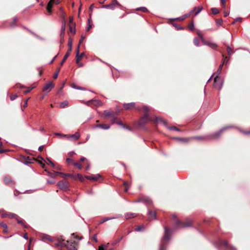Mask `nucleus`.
<instances>
[{"label":"nucleus","mask_w":250,"mask_h":250,"mask_svg":"<svg viewBox=\"0 0 250 250\" xmlns=\"http://www.w3.org/2000/svg\"><path fill=\"white\" fill-rule=\"evenodd\" d=\"M165 234L161 240V243L159 247V250H166L168 242L170 238L171 235V231L168 228L165 226L164 227Z\"/></svg>","instance_id":"f257e3e1"},{"label":"nucleus","mask_w":250,"mask_h":250,"mask_svg":"<svg viewBox=\"0 0 250 250\" xmlns=\"http://www.w3.org/2000/svg\"><path fill=\"white\" fill-rule=\"evenodd\" d=\"M57 245L58 246L65 245L68 250H77L78 246L77 242L65 241L62 238L59 240V243Z\"/></svg>","instance_id":"f03ea898"},{"label":"nucleus","mask_w":250,"mask_h":250,"mask_svg":"<svg viewBox=\"0 0 250 250\" xmlns=\"http://www.w3.org/2000/svg\"><path fill=\"white\" fill-rule=\"evenodd\" d=\"M143 109L146 112V114L139 121L138 125L141 127L144 126L148 121H150V118L147 114L149 111L148 107L146 106H143Z\"/></svg>","instance_id":"7ed1b4c3"},{"label":"nucleus","mask_w":250,"mask_h":250,"mask_svg":"<svg viewBox=\"0 0 250 250\" xmlns=\"http://www.w3.org/2000/svg\"><path fill=\"white\" fill-rule=\"evenodd\" d=\"M191 223L190 220L187 219L185 222H182L179 220H177L175 224L174 229L179 228H186L191 226Z\"/></svg>","instance_id":"20e7f679"},{"label":"nucleus","mask_w":250,"mask_h":250,"mask_svg":"<svg viewBox=\"0 0 250 250\" xmlns=\"http://www.w3.org/2000/svg\"><path fill=\"white\" fill-rule=\"evenodd\" d=\"M223 83V80H222L220 77L218 76V75H216L214 78L213 86L220 90L222 88Z\"/></svg>","instance_id":"39448f33"},{"label":"nucleus","mask_w":250,"mask_h":250,"mask_svg":"<svg viewBox=\"0 0 250 250\" xmlns=\"http://www.w3.org/2000/svg\"><path fill=\"white\" fill-rule=\"evenodd\" d=\"M58 186L62 190H67L69 188V183L66 181H61L58 183Z\"/></svg>","instance_id":"423d86ee"},{"label":"nucleus","mask_w":250,"mask_h":250,"mask_svg":"<svg viewBox=\"0 0 250 250\" xmlns=\"http://www.w3.org/2000/svg\"><path fill=\"white\" fill-rule=\"evenodd\" d=\"M230 126H225L221 129L219 131H217L211 135V137L213 138H217L220 136L222 133L229 128L230 127Z\"/></svg>","instance_id":"0eeeda50"},{"label":"nucleus","mask_w":250,"mask_h":250,"mask_svg":"<svg viewBox=\"0 0 250 250\" xmlns=\"http://www.w3.org/2000/svg\"><path fill=\"white\" fill-rule=\"evenodd\" d=\"M217 245L218 246H224L225 248H229L232 250H235L234 247L229 245L226 241H223L221 240H219L217 242Z\"/></svg>","instance_id":"6e6552de"},{"label":"nucleus","mask_w":250,"mask_h":250,"mask_svg":"<svg viewBox=\"0 0 250 250\" xmlns=\"http://www.w3.org/2000/svg\"><path fill=\"white\" fill-rule=\"evenodd\" d=\"M143 202V203H144L147 206L151 205L152 204V200L148 197H146V198H145L144 199H139L138 200L134 201L133 202L138 203V202Z\"/></svg>","instance_id":"1a4fd4ad"},{"label":"nucleus","mask_w":250,"mask_h":250,"mask_svg":"<svg viewBox=\"0 0 250 250\" xmlns=\"http://www.w3.org/2000/svg\"><path fill=\"white\" fill-rule=\"evenodd\" d=\"M54 83L50 82L46 83L45 85L43 88V91H47L46 93H48L52 88H54Z\"/></svg>","instance_id":"9d476101"},{"label":"nucleus","mask_w":250,"mask_h":250,"mask_svg":"<svg viewBox=\"0 0 250 250\" xmlns=\"http://www.w3.org/2000/svg\"><path fill=\"white\" fill-rule=\"evenodd\" d=\"M80 137V134L79 132H76L75 134L68 135L67 139L71 141H76L79 139Z\"/></svg>","instance_id":"9b49d317"},{"label":"nucleus","mask_w":250,"mask_h":250,"mask_svg":"<svg viewBox=\"0 0 250 250\" xmlns=\"http://www.w3.org/2000/svg\"><path fill=\"white\" fill-rule=\"evenodd\" d=\"M121 217H122V215L118 214V215H116L115 216H114V217H105V218H103L102 220H101L100 221L99 224H103V223L105 222L106 221H109V220H112V219L119 218H121Z\"/></svg>","instance_id":"f8f14e48"},{"label":"nucleus","mask_w":250,"mask_h":250,"mask_svg":"<svg viewBox=\"0 0 250 250\" xmlns=\"http://www.w3.org/2000/svg\"><path fill=\"white\" fill-rule=\"evenodd\" d=\"M202 42L204 45L208 46L212 49H216L217 47V45L215 43L206 42V41H204V40H203Z\"/></svg>","instance_id":"ddd939ff"},{"label":"nucleus","mask_w":250,"mask_h":250,"mask_svg":"<svg viewBox=\"0 0 250 250\" xmlns=\"http://www.w3.org/2000/svg\"><path fill=\"white\" fill-rule=\"evenodd\" d=\"M79 45L78 46L77 49L76 51V63H78L80 60L84 55V53H82L81 54L79 53Z\"/></svg>","instance_id":"4468645a"},{"label":"nucleus","mask_w":250,"mask_h":250,"mask_svg":"<svg viewBox=\"0 0 250 250\" xmlns=\"http://www.w3.org/2000/svg\"><path fill=\"white\" fill-rule=\"evenodd\" d=\"M15 218L17 220L18 223L21 224L24 228H27V224H26V223L23 219H21L17 215H16V217H15Z\"/></svg>","instance_id":"2eb2a0df"},{"label":"nucleus","mask_w":250,"mask_h":250,"mask_svg":"<svg viewBox=\"0 0 250 250\" xmlns=\"http://www.w3.org/2000/svg\"><path fill=\"white\" fill-rule=\"evenodd\" d=\"M85 177L88 180L97 181L99 178L101 177V175L100 174H98L96 175L85 176Z\"/></svg>","instance_id":"dca6fc26"},{"label":"nucleus","mask_w":250,"mask_h":250,"mask_svg":"<svg viewBox=\"0 0 250 250\" xmlns=\"http://www.w3.org/2000/svg\"><path fill=\"white\" fill-rule=\"evenodd\" d=\"M94 128H101L103 129L107 130L110 128V125L107 124H98L95 125Z\"/></svg>","instance_id":"f3484780"},{"label":"nucleus","mask_w":250,"mask_h":250,"mask_svg":"<svg viewBox=\"0 0 250 250\" xmlns=\"http://www.w3.org/2000/svg\"><path fill=\"white\" fill-rule=\"evenodd\" d=\"M56 173L62 175L63 178H65L66 177H70L73 179H76V175L73 174H65L62 172H56Z\"/></svg>","instance_id":"a211bd4d"},{"label":"nucleus","mask_w":250,"mask_h":250,"mask_svg":"<svg viewBox=\"0 0 250 250\" xmlns=\"http://www.w3.org/2000/svg\"><path fill=\"white\" fill-rule=\"evenodd\" d=\"M148 214L149 215L148 219L149 220H156L157 219L155 212H153L149 210H148Z\"/></svg>","instance_id":"6ab92c4d"},{"label":"nucleus","mask_w":250,"mask_h":250,"mask_svg":"<svg viewBox=\"0 0 250 250\" xmlns=\"http://www.w3.org/2000/svg\"><path fill=\"white\" fill-rule=\"evenodd\" d=\"M203 10V7L202 6H199L197 8L196 7H194L193 9L191 10L190 13H192L195 12L194 15H197L202 10Z\"/></svg>","instance_id":"aec40b11"},{"label":"nucleus","mask_w":250,"mask_h":250,"mask_svg":"<svg viewBox=\"0 0 250 250\" xmlns=\"http://www.w3.org/2000/svg\"><path fill=\"white\" fill-rule=\"evenodd\" d=\"M135 103L132 102L128 104H123V107L125 110L130 109L131 108L134 107Z\"/></svg>","instance_id":"412c9836"},{"label":"nucleus","mask_w":250,"mask_h":250,"mask_svg":"<svg viewBox=\"0 0 250 250\" xmlns=\"http://www.w3.org/2000/svg\"><path fill=\"white\" fill-rule=\"evenodd\" d=\"M54 3V0H50V1L47 3L46 6V10L50 14L51 13V8L52 6Z\"/></svg>","instance_id":"4be33fe9"},{"label":"nucleus","mask_w":250,"mask_h":250,"mask_svg":"<svg viewBox=\"0 0 250 250\" xmlns=\"http://www.w3.org/2000/svg\"><path fill=\"white\" fill-rule=\"evenodd\" d=\"M16 214H14V213H3L1 214V217L2 218H4V217H9V218H15V217H16Z\"/></svg>","instance_id":"5701e85b"},{"label":"nucleus","mask_w":250,"mask_h":250,"mask_svg":"<svg viewBox=\"0 0 250 250\" xmlns=\"http://www.w3.org/2000/svg\"><path fill=\"white\" fill-rule=\"evenodd\" d=\"M136 216V214L133 213H131V212L126 213L125 214V217L126 219H131V218H134Z\"/></svg>","instance_id":"b1692460"},{"label":"nucleus","mask_w":250,"mask_h":250,"mask_svg":"<svg viewBox=\"0 0 250 250\" xmlns=\"http://www.w3.org/2000/svg\"><path fill=\"white\" fill-rule=\"evenodd\" d=\"M33 159L30 158L29 157H26L24 158V161L23 163L25 165L33 163Z\"/></svg>","instance_id":"393cba45"},{"label":"nucleus","mask_w":250,"mask_h":250,"mask_svg":"<svg viewBox=\"0 0 250 250\" xmlns=\"http://www.w3.org/2000/svg\"><path fill=\"white\" fill-rule=\"evenodd\" d=\"M104 116L105 117H109L112 116L113 115L114 112L112 110H110V111L105 110L104 111Z\"/></svg>","instance_id":"a878e982"},{"label":"nucleus","mask_w":250,"mask_h":250,"mask_svg":"<svg viewBox=\"0 0 250 250\" xmlns=\"http://www.w3.org/2000/svg\"><path fill=\"white\" fill-rule=\"evenodd\" d=\"M115 7V3H111V4H105V5H104L103 6H102V8H109V9H113Z\"/></svg>","instance_id":"bb28decb"},{"label":"nucleus","mask_w":250,"mask_h":250,"mask_svg":"<svg viewBox=\"0 0 250 250\" xmlns=\"http://www.w3.org/2000/svg\"><path fill=\"white\" fill-rule=\"evenodd\" d=\"M92 104L96 106H99L102 105V103L99 100H93Z\"/></svg>","instance_id":"cd10ccee"},{"label":"nucleus","mask_w":250,"mask_h":250,"mask_svg":"<svg viewBox=\"0 0 250 250\" xmlns=\"http://www.w3.org/2000/svg\"><path fill=\"white\" fill-rule=\"evenodd\" d=\"M71 52H69V50L67 51V52L64 55L62 60V61L61 62V65H62L63 63L65 62L67 58L68 57V56L70 55Z\"/></svg>","instance_id":"c85d7f7f"},{"label":"nucleus","mask_w":250,"mask_h":250,"mask_svg":"<svg viewBox=\"0 0 250 250\" xmlns=\"http://www.w3.org/2000/svg\"><path fill=\"white\" fill-rule=\"evenodd\" d=\"M190 14V13H189L188 14H186V15H183V16L180 17H179V18H176V19H171V20H180V21H183L187 17H188V16H189Z\"/></svg>","instance_id":"c756f323"},{"label":"nucleus","mask_w":250,"mask_h":250,"mask_svg":"<svg viewBox=\"0 0 250 250\" xmlns=\"http://www.w3.org/2000/svg\"><path fill=\"white\" fill-rule=\"evenodd\" d=\"M4 182L6 184H8L12 182V179L10 176H6L4 178Z\"/></svg>","instance_id":"7c9ffc66"},{"label":"nucleus","mask_w":250,"mask_h":250,"mask_svg":"<svg viewBox=\"0 0 250 250\" xmlns=\"http://www.w3.org/2000/svg\"><path fill=\"white\" fill-rule=\"evenodd\" d=\"M155 122L156 123L162 122L164 124V125H165L166 126L167 125L166 122L165 121H164L161 117H156Z\"/></svg>","instance_id":"2f4dec72"},{"label":"nucleus","mask_w":250,"mask_h":250,"mask_svg":"<svg viewBox=\"0 0 250 250\" xmlns=\"http://www.w3.org/2000/svg\"><path fill=\"white\" fill-rule=\"evenodd\" d=\"M56 171H54L53 173H52V172L48 171L47 172L48 175L49 176H50V177H52L53 178H55V177H56L57 176V175H59V174L56 173Z\"/></svg>","instance_id":"473e14b6"},{"label":"nucleus","mask_w":250,"mask_h":250,"mask_svg":"<svg viewBox=\"0 0 250 250\" xmlns=\"http://www.w3.org/2000/svg\"><path fill=\"white\" fill-rule=\"evenodd\" d=\"M224 62H225V61H224V62L222 63V64H221L219 66V68H218V70L217 71V72H216L217 75H218V76H219V75L221 74V73L222 72V69L223 66V64L224 63Z\"/></svg>","instance_id":"72a5a7b5"},{"label":"nucleus","mask_w":250,"mask_h":250,"mask_svg":"<svg viewBox=\"0 0 250 250\" xmlns=\"http://www.w3.org/2000/svg\"><path fill=\"white\" fill-rule=\"evenodd\" d=\"M60 11H61V14L60 15L61 18L62 19V21L65 20V13L64 11L62 10V8H60Z\"/></svg>","instance_id":"f704fd0d"},{"label":"nucleus","mask_w":250,"mask_h":250,"mask_svg":"<svg viewBox=\"0 0 250 250\" xmlns=\"http://www.w3.org/2000/svg\"><path fill=\"white\" fill-rule=\"evenodd\" d=\"M188 28L189 30L191 31H193L194 30V24L193 21H192L189 25H188Z\"/></svg>","instance_id":"c9c22d12"},{"label":"nucleus","mask_w":250,"mask_h":250,"mask_svg":"<svg viewBox=\"0 0 250 250\" xmlns=\"http://www.w3.org/2000/svg\"><path fill=\"white\" fill-rule=\"evenodd\" d=\"M166 127L170 130H176L178 131H180V129H179L178 128H177V127H176L175 126H168L166 125Z\"/></svg>","instance_id":"e433bc0d"},{"label":"nucleus","mask_w":250,"mask_h":250,"mask_svg":"<svg viewBox=\"0 0 250 250\" xmlns=\"http://www.w3.org/2000/svg\"><path fill=\"white\" fill-rule=\"evenodd\" d=\"M65 31V29L64 28H62L61 29V32H60V38H63V37L64 36Z\"/></svg>","instance_id":"4c0bfd02"},{"label":"nucleus","mask_w":250,"mask_h":250,"mask_svg":"<svg viewBox=\"0 0 250 250\" xmlns=\"http://www.w3.org/2000/svg\"><path fill=\"white\" fill-rule=\"evenodd\" d=\"M174 139L180 141L186 142L189 140V139L184 138H177L176 137V138H175Z\"/></svg>","instance_id":"58836bf2"},{"label":"nucleus","mask_w":250,"mask_h":250,"mask_svg":"<svg viewBox=\"0 0 250 250\" xmlns=\"http://www.w3.org/2000/svg\"><path fill=\"white\" fill-rule=\"evenodd\" d=\"M107 245H101L99 247V250H107Z\"/></svg>","instance_id":"ea45409f"},{"label":"nucleus","mask_w":250,"mask_h":250,"mask_svg":"<svg viewBox=\"0 0 250 250\" xmlns=\"http://www.w3.org/2000/svg\"><path fill=\"white\" fill-rule=\"evenodd\" d=\"M211 12L213 14L216 15L219 13V10L216 8H211Z\"/></svg>","instance_id":"a19ab883"},{"label":"nucleus","mask_w":250,"mask_h":250,"mask_svg":"<svg viewBox=\"0 0 250 250\" xmlns=\"http://www.w3.org/2000/svg\"><path fill=\"white\" fill-rule=\"evenodd\" d=\"M193 42H194V44L196 46H199V42H200V41H199V40L197 38H195L194 39V41H193Z\"/></svg>","instance_id":"79ce46f5"},{"label":"nucleus","mask_w":250,"mask_h":250,"mask_svg":"<svg viewBox=\"0 0 250 250\" xmlns=\"http://www.w3.org/2000/svg\"><path fill=\"white\" fill-rule=\"evenodd\" d=\"M144 228V226L143 225L138 226L136 229L135 230L137 231H140L143 230Z\"/></svg>","instance_id":"37998d69"},{"label":"nucleus","mask_w":250,"mask_h":250,"mask_svg":"<svg viewBox=\"0 0 250 250\" xmlns=\"http://www.w3.org/2000/svg\"><path fill=\"white\" fill-rule=\"evenodd\" d=\"M137 10H140V11H143V12H146L147 11V8L145 7H141L138 8L137 9Z\"/></svg>","instance_id":"c03bdc74"},{"label":"nucleus","mask_w":250,"mask_h":250,"mask_svg":"<svg viewBox=\"0 0 250 250\" xmlns=\"http://www.w3.org/2000/svg\"><path fill=\"white\" fill-rule=\"evenodd\" d=\"M71 87L73 88H74V89H78V90H83V87H79L78 86H77L76 84H72V85H71Z\"/></svg>","instance_id":"a18cd8bd"},{"label":"nucleus","mask_w":250,"mask_h":250,"mask_svg":"<svg viewBox=\"0 0 250 250\" xmlns=\"http://www.w3.org/2000/svg\"><path fill=\"white\" fill-rule=\"evenodd\" d=\"M216 23L218 26H220L222 24L223 22V20L221 19H217L215 21Z\"/></svg>","instance_id":"49530a36"},{"label":"nucleus","mask_w":250,"mask_h":250,"mask_svg":"<svg viewBox=\"0 0 250 250\" xmlns=\"http://www.w3.org/2000/svg\"><path fill=\"white\" fill-rule=\"evenodd\" d=\"M68 104V102L67 101H64L63 102H62L60 104V106L62 108H64L66 105Z\"/></svg>","instance_id":"de8ad7c7"},{"label":"nucleus","mask_w":250,"mask_h":250,"mask_svg":"<svg viewBox=\"0 0 250 250\" xmlns=\"http://www.w3.org/2000/svg\"><path fill=\"white\" fill-rule=\"evenodd\" d=\"M227 52H228V53L229 55H231V54H233V51L231 49V48L229 46H227Z\"/></svg>","instance_id":"09e8293b"},{"label":"nucleus","mask_w":250,"mask_h":250,"mask_svg":"<svg viewBox=\"0 0 250 250\" xmlns=\"http://www.w3.org/2000/svg\"><path fill=\"white\" fill-rule=\"evenodd\" d=\"M68 45L69 46V49L68 50H69V52H71L72 46V42L71 41H69Z\"/></svg>","instance_id":"8fccbe9b"},{"label":"nucleus","mask_w":250,"mask_h":250,"mask_svg":"<svg viewBox=\"0 0 250 250\" xmlns=\"http://www.w3.org/2000/svg\"><path fill=\"white\" fill-rule=\"evenodd\" d=\"M242 19L241 18H237L232 22V24H234L237 22H241L242 21Z\"/></svg>","instance_id":"3c124183"},{"label":"nucleus","mask_w":250,"mask_h":250,"mask_svg":"<svg viewBox=\"0 0 250 250\" xmlns=\"http://www.w3.org/2000/svg\"><path fill=\"white\" fill-rule=\"evenodd\" d=\"M74 165L77 167L79 169H81L82 168V166L78 163H74Z\"/></svg>","instance_id":"603ef678"},{"label":"nucleus","mask_w":250,"mask_h":250,"mask_svg":"<svg viewBox=\"0 0 250 250\" xmlns=\"http://www.w3.org/2000/svg\"><path fill=\"white\" fill-rule=\"evenodd\" d=\"M17 21V18H14L13 19V22H11V24H10V26H11V27H14V26H15V23L16 22V21Z\"/></svg>","instance_id":"864d4df0"},{"label":"nucleus","mask_w":250,"mask_h":250,"mask_svg":"<svg viewBox=\"0 0 250 250\" xmlns=\"http://www.w3.org/2000/svg\"><path fill=\"white\" fill-rule=\"evenodd\" d=\"M55 135H57V136H61V137H66V138H67V135L66 134H61L60 133H55L54 134Z\"/></svg>","instance_id":"5fc2aeb1"},{"label":"nucleus","mask_w":250,"mask_h":250,"mask_svg":"<svg viewBox=\"0 0 250 250\" xmlns=\"http://www.w3.org/2000/svg\"><path fill=\"white\" fill-rule=\"evenodd\" d=\"M17 97H18V96L17 94L11 95L10 97L11 101H13V100H15Z\"/></svg>","instance_id":"6e6d98bb"},{"label":"nucleus","mask_w":250,"mask_h":250,"mask_svg":"<svg viewBox=\"0 0 250 250\" xmlns=\"http://www.w3.org/2000/svg\"><path fill=\"white\" fill-rule=\"evenodd\" d=\"M0 227H2L5 229H6L7 228V225L3 222H1L0 223Z\"/></svg>","instance_id":"4d7b16f0"},{"label":"nucleus","mask_w":250,"mask_h":250,"mask_svg":"<svg viewBox=\"0 0 250 250\" xmlns=\"http://www.w3.org/2000/svg\"><path fill=\"white\" fill-rule=\"evenodd\" d=\"M65 25H66V20H64L63 21H62V24L61 28L65 29Z\"/></svg>","instance_id":"13d9d810"},{"label":"nucleus","mask_w":250,"mask_h":250,"mask_svg":"<svg viewBox=\"0 0 250 250\" xmlns=\"http://www.w3.org/2000/svg\"><path fill=\"white\" fill-rule=\"evenodd\" d=\"M69 23L70 24H73V25H75V23L73 22V17H70L69 18Z\"/></svg>","instance_id":"bf43d9fd"},{"label":"nucleus","mask_w":250,"mask_h":250,"mask_svg":"<svg viewBox=\"0 0 250 250\" xmlns=\"http://www.w3.org/2000/svg\"><path fill=\"white\" fill-rule=\"evenodd\" d=\"M85 36H84L83 35H82L81 36V39L79 41V46H80V44L82 43V42H83V41L85 39Z\"/></svg>","instance_id":"052dcab7"},{"label":"nucleus","mask_w":250,"mask_h":250,"mask_svg":"<svg viewBox=\"0 0 250 250\" xmlns=\"http://www.w3.org/2000/svg\"><path fill=\"white\" fill-rule=\"evenodd\" d=\"M69 30L71 32L73 33L74 34H75V33H76L75 29V28L73 29L72 26L71 25L69 26Z\"/></svg>","instance_id":"680f3d73"},{"label":"nucleus","mask_w":250,"mask_h":250,"mask_svg":"<svg viewBox=\"0 0 250 250\" xmlns=\"http://www.w3.org/2000/svg\"><path fill=\"white\" fill-rule=\"evenodd\" d=\"M116 123H117L118 125H120L122 126V127H123V128H125V125H124V124L122 123V122H121V121H120V120H119V121L117 122H116Z\"/></svg>","instance_id":"e2e57ef3"},{"label":"nucleus","mask_w":250,"mask_h":250,"mask_svg":"<svg viewBox=\"0 0 250 250\" xmlns=\"http://www.w3.org/2000/svg\"><path fill=\"white\" fill-rule=\"evenodd\" d=\"M77 177L81 181H83V178L81 174L78 173L77 174Z\"/></svg>","instance_id":"0e129e2a"},{"label":"nucleus","mask_w":250,"mask_h":250,"mask_svg":"<svg viewBox=\"0 0 250 250\" xmlns=\"http://www.w3.org/2000/svg\"><path fill=\"white\" fill-rule=\"evenodd\" d=\"M173 25L176 28L177 30H181L183 29V27L180 26H178L176 24H173Z\"/></svg>","instance_id":"69168bd1"},{"label":"nucleus","mask_w":250,"mask_h":250,"mask_svg":"<svg viewBox=\"0 0 250 250\" xmlns=\"http://www.w3.org/2000/svg\"><path fill=\"white\" fill-rule=\"evenodd\" d=\"M92 240L93 241H94L95 242H97L98 241V239H97V236H96V234H95L92 238Z\"/></svg>","instance_id":"338daca9"},{"label":"nucleus","mask_w":250,"mask_h":250,"mask_svg":"<svg viewBox=\"0 0 250 250\" xmlns=\"http://www.w3.org/2000/svg\"><path fill=\"white\" fill-rule=\"evenodd\" d=\"M92 103H93V100H89V101H87V102H86L85 104L87 105H90V104H92Z\"/></svg>","instance_id":"774afa93"}]
</instances>
